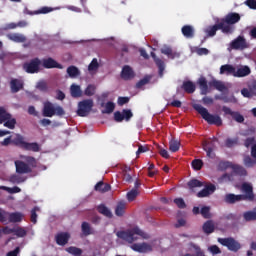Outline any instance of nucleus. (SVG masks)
<instances>
[{
	"label": "nucleus",
	"instance_id": "37998d69",
	"mask_svg": "<svg viewBox=\"0 0 256 256\" xmlns=\"http://www.w3.org/2000/svg\"><path fill=\"white\" fill-rule=\"evenodd\" d=\"M232 169L236 175H239L240 177H245L247 175V170L241 165H233Z\"/></svg>",
	"mask_w": 256,
	"mask_h": 256
},
{
	"label": "nucleus",
	"instance_id": "dca6fc26",
	"mask_svg": "<svg viewBox=\"0 0 256 256\" xmlns=\"http://www.w3.org/2000/svg\"><path fill=\"white\" fill-rule=\"evenodd\" d=\"M203 150L206 152L207 157L210 159H215V142L213 141H204L202 143Z\"/></svg>",
	"mask_w": 256,
	"mask_h": 256
},
{
	"label": "nucleus",
	"instance_id": "338daca9",
	"mask_svg": "<svg viewBox=\"0 0 256 256\" xmlns=\"http://www.w3.org/2000/svg\"><path fill=\"white\" fill-rule=\"evenodd\" d=\"M147 151H149V146L147 145H138V150L136 151V156L139 157V155H141V153H147Z\"/></svg>",
	"mask_w": 256,
	"mask_h": 256
},
{
	"label": "nucleus",
	"instance_id": "052dcab7",
	"mask_svg": "<svg viewBox=\"0 0 256 256\" xmlns=\"http://www.w3.org/2000/svg\"><path fill=\"white\" fill-rule=\"evenodd\" d=\"M51 11H53V8L44 6L39 10H36L35 13H37V15H47V13H51Z\"/></svg>",
	"mask_w": 256,
	"mask_h": 256
},
{
	"label": "nucleus",
	"instance_id": "0e129e2a",
	"mask_svg": "<svg viewBox=\"0 0 256 256\" xmlns=\"http://www.w3.org/2000/svg\"><path fill=\"white\" fill-rule=\"evenodd\" d=\"M174 203L179 209H185V207H187V204H185V200H183V198L174 199Z\"/></svg>",
	"mask_w": 256,
	"mask_h": 256
},
{
	"label": "nucleus",
	"instance_id": "09e8293b",
	"mask_svg": "<svg viewBox=\"0 0 256 256\" xmlns=\"http://www.w3.org/2000/svg\"><path fill=\"white\" fill-rule=\"evenodd\" d=\"M14 235H16V237H25L27 236V230H25V228L23 227H14Z\"/></svg>",
	"mask_w": 256,
	"mask_h": 256
},
{
	"label": "nucleus",
	"instance_id": "864d4df0",
	"mask_svg": "<svg viewBox=\"0 0 256 256\" xmlns=\"http://www.w3.org/2000/svg\"><path fill=\"white\" fill-rule=\"evenodd\" d=\"M239 144V138H227L225 141L226 147L231 149V147H235V145Z\"/></svg>",
	"mask_w": 256,
	"mask_h": 256
},
{
	"label": "nucleus",
	"instance_id": "7ed1b4c3",
	"mask_svg": "<svg viewBox=\"0 0 256 256\" xmlns=\"http://www.w3.org/2000/svg\"><path fill=\"white\" fill-rule=\"evenodd\" d=\"M193 109H195V111H197V113L201 115L202 119L207 121L209 125H216V127H221V125H223L221 116L209 113V110H207V108L203 107L201 104H194Z\"/></svg>",
	"mask_w": 256,
	"mask_h": 256
},
{
	"label": "nucleus",
	"instance_id": "ddd939ff",
	"mask_svg": "<svg viewBox=\"0 0 256 256\" xmlns=\"http://www.w3.org/2000/svg\"><path fill=\"white\" fill-rule=\"evenodd\" d=\"M243 193L240 194L244 201H255V194L253 193V186L247 182H244L241 187Z\"/></svg>",
	"mask_w": 256,
	"mask_h": 256
},
{
	"label": "nucleus",
	"instance_id": "423d86ee",
	"mask_svg": "<svg viewBox=\"0 0 256 256\" xmlns=\"http://www.w3.org/2000/svg\"><path fill=\"white\" fill-rule=\"evenodd\" d=\"M21 223L23 221V213L12 212L9 213L0 208V223Z\"/></svg>",
	"mask_w": 256,
	"mask_h": 256
},
{
	"label": "nucleus",
	"instance_id": "bf43d9fd",
	"mask_svg": "<svg viewBox=\"0 0 256 256\" xmlns=\"http://www.w3.org/2000/svg\"><path fill=\"white\" fill-rule=\"evenodd\" d=\"M244 165L245 167H253L256 165V160L251 158V156L244 157Z\"/></svg>",
	"mask_w": 256,
	"mask_h": 256
},
{
	"label": "nucleus",
	"instance_id": "2f4dec72",
	"mask_svg": "<svg viewBox=\"0 0 256 256\" xmlns=\"http://www.w3.org/2000/svg\"><path fill=\"white\" fill-rule=\"evenodd\" d=\"M94 189L95 191H98V193H107L108 191H111V185L100 181L95 185Z\"/></svg>",
	"mask_w": 256,
	"mask_h": 256
},
{
	"label": "nucleus",
	"instance_id": "9b49d317",
	"mask_svg": "<svg viewBox=\"0 0 256 256\" xmlns=\"http://www.w3.org/2000/svg\"><path fill=\"white\" fill-rule=\"evenodd\" d=\"M133 118V112L131 109H123L122 111L114 112V121L116 123H123V121L129 122Z\"/></svg>",
	"mask_w": 256,
	"mask_h": 256
},
{
	"label": "nucleus",
	"instance_id": "774afa93",
	"mask_svg": "<svg viewBox=\"0 0 256 256\" xmlns=\"http://www.w3.org/2000/svg\"><path fill=\"white\" fill-rule=\"evenodd\" d=\"M245 5H247V7H249V9L256 10V0H246Z\"/></svg>",
	"mask_w": 256,
	"mask_h": 256
},
{
	"label": "nucleus",
	"instance_id": "6e6d98bb",
	"mask_svg": "<svg viewBox=\"0 0 256 256\" xmlns=\"http://www.w3.org/2000/svg\"><path fill=\"white\" fill-rule=\"evenodd\" d=\"M113 111H115V103L113 102H107L105 105V110L102 111L103 114L107 113H113Z\"/></svg>",
	"mask_w": 256,
	"mask_h": 256
},
{
	"label": "nucleus",
	"instance_id": "ea45409f",
	"mask_svg": "<svg viewBox=\"0 0 256 256\" xmlns=\"http://www.w3.org/2000/svg\"><path fill=\"white\" fill-rule=\"evenodd\" d=\"M125 207H126L125 202H119L115 209V215L117 217H123V215H125Z\"/></svg>",
	"mask_w": 256,
	"mask_h": 256
},
{
	"label": "nucleus",
	"instance_id": "f257e3e1",
	"mask_svg": "<svg viewBox=\"0 0 256 256\" xmlns=\"http://www.w3.org/2000/svg\"><path fill=\"white\" fill-rule=\"evenodd\" d=\"M24 161L16 160L15 167L16 173L19 175H25L27 173H33V169L37 168V159L33 156H24Z\"/></svg>",
	"mask_w": 256,
	"mask_h": 256
},
{
	"label": "nucleus",
	"instance_id": "603ef678",
	"mask_svg": "<svg viewBox=\"0 0 256 256\" xmlns=\"http://www.w3.org/2000/svg\"><path fill=\"white\" fill-rule=\"evenodd\" d=\"M192 168L195 171H201L203 169V160L201 159H195L192 161Z\"/></svg>",
	"mask_w": 256,
	"mask_h": 256
},
{
	"label": "nucleus",
	"instance_id": "de8ad7c7",
	"mask_svg": "<svg viewBox=\"0 0 256 256\" xmlns=\"http://www.w3.org/2000/svg\"><path fill=\"white\" fill-rule=\"evenodd\" d=\"M245 221H256V212L255 211H247L243 214Z\"/></svg>",
	"mask_w": 256,
	"mask_h": 256
},
{
	"label": "nucleus",
	"instance_id": "a878e982",
	"mask_svg": "<svg viewBox=\"0 0 256 256\" xmlns=\"http://www.w3.org/2000/svg\"><path fill=\"white\" fill-rule=\"evenodd\" d=\"M181 31H182V35L186 39H193L195 37V29L191 25H184Z\"/></svg>",
	"mask_w": 256,
	"mask_h": 256
},
{
	"label": "nucleus",
	"instance_id": "473e14b6",
	"mask_svg": "<svg viewBox=\"0 0 256 256\" xmlns=\"http://www.w3.org/2000/svg\"><path fill=\"white\" fill-rule=\"evenodd\" d=\"M70 93H71V97H73L74 99L82 97V95H83V91L81 90V86H79L77 84H72L70 86Z\"/></svg>",
	"mask_w": 256,
	"mask_h": 256
},
{
	"label": "nucleus",
	"instance_id": "aec40b11",
	"mask_svg": "<svg viewBox=\"0 0 256 256\" xmlns=\"http://www.w3.org/2000/svg\"><path fill=\"white\" fill-rule=\"evenodd\" d=\"M217 190V187L214 184H208L197 193V197L203 198V197H209V195H213V192Z\"/></svg>",
	"mask_w": 256,
	"mask_h": 256
},
{
	"label": "nucleus",
	"instance_id": "cd10ccee",
	"mask_svg": "<svg viewBox=\"0 0 256 256\" xmlns=\"http://www.w3.org/2000/svg\"><path fill=\"white\" fill-rule=\"evenodd\" d=\"M10 87L12 93H19L23 89V81L14 78L10 81Z\"/></svg>",
	"mask_w": 256,
	"mask_h": 256
},
{
	"label": "nucleus",
	"instance_id": "20e7f679",
	"mask_svg": "<svg viewBox=\"0 0 256 256\" xmlns=\"http://www.w3.org/2000/svg\"><path fill=\"white\" fill-rule=\"evenodd\" d=\"M241 21V15L237 12H230L224 18L220 19V23L223 27H228L229 32H226V35H231L235 31V24Z\"/></svg>",
	"mask_w": 256,
	"mask_h": 256
},
{
	"label": "nucleus",
	"instance_id": "412c9836",
	"mask_svg": "<svg viewBox=\"0 0 256 256\" xmlns=\"http://www.w3.org/2000/svg\"><path fill=\"white\" fill-rule=\"evenodd\" d=\"M151 57L152 59H154V63L159 69V77H163V72L165 71V62L159 57H157V54H155V52H151Z\"/></svg>",
	"mask_w": 256,
	"mask_h": 256
},
{
	"label": "nucleus",
	"instance_id": "f3484780",
	"mask_svg": "<svg viewBox=\"0 0 256 256\" xmlns=\"http://www.w3.org/2000/svg\"><path fill=\"white\" fill-rule=\"evenodd\" d=\"M131 249L137 253H151V251H153V247L147 243L132 244Z\"/></svg>",
	"mask_w": 256,
	"mask_h": 256
},
{
	"label": "nucleus",
	"instance_id": "e2e57ef3",
	"mask_svg": "<svg viewBox=\"0 0 256 256\" xmlns=\"http://www.w3.org/2000/svg\"><path fill=\"white\" fill-rule=\"evenodd\" d=\"M149 81H151L150 77H144L143 79H141L140 81H138L136 83V89H141V87H144V85H147V83H149Z\"/></svg>",
	"mask_w": 256,
	"mask_h": 256
},
{
	"label": "nucleus",
	"instance_id": "5fc2aeb1",
	"mask_svg": "<svg viewBox=\"0 0 256 256\" xmlns=\"http://www.w3.org/2000/svg\"><path fill=\"white\" fill-rule=\"evenodd\" d=\"M95 85H88L84 91V94L86 95V97H93V95H95Z\"/></svg>",
	"mask_w": 256,
	"mask_h": 256
},
{
	"label": "nucleus",
	"instance_id": "13d9d810",
	"mask_svg": "<svg viewBox=\"0 0 256 256\" xmlns=\"http://www.w3.org/2000/svg\"><path fill=\"white\" fill-rule=\"evenodd\" d=\"M37 211H40L39 207H37V206H35L31 210L30 221H31V223H33V225H35L37 223Z\"/></svg>",
	"mask_w": 256,
	"mask_h": 256
},
{
	"label": "nucleus",
	"instance_id": "3c124183",
	"mask_svg": "<svg viewBox=\"0 0 256 256\" xmlns=\"http://www.w3.org/2000/svg\"><path fill=\"white\" fill-rule=\"evenodd\" d=\"M200 213L204 219H211V208L204 206L201 208Z\"/></svg>",
	"mask_w": 256,
	"mask_h": 256
},
{
	"label": "nucleus",
	"instance_id": "a211bd4d",
	"mask_svg": "<svg viewBox=\"0 0 256 256\" xmlns=\"http://www.w3.org/2000/svg\"><path fill=\"white\" fill-rule=\"evenodd\" d=\"M121 78L124 79V81H131V79L135 78V71H133L131 66L125 65L121 71Z\"/></svg>",
	"mask_w": 256,
	"mask_h": 256
},
{
	"label": "nucleus",
	"instance_id": "c85d7f7f",
	"mask_svg": "<svg viewBox=\"0 0 256 256\" xmlns=\"http://www.w3.org/2000/svg\"><path fill=\"white\" fill-rule=\"evenodd\" d=\"M25 137L21 134H15L14 137H12V145H15L16 147H20V149H23L25 147Z\"/></svg>",
	"mask_w": 256,
	"mask_h": 256
},
{
	"label": "nucleus",
	"instance_id": "c03bdc74",
	"mask_svg": "<svg viewBox=\"0 0 256 256\" xmlns=\"http://www.w3.org/2000/svg\"><path fill=\"white\" fill-rule=\"evenodd\" d=\"M67 253H70V255L74 256H81L83 255V250L81 248L70 246L66 249Z\"/></svg>",
	"mask_w": 256,
	"mask_h": 256
},
{
	"label": "nucleus",
	"instance_id": "9d476101",
	"mask_svg": "<svg viewBox=\"0 0 256 256\" xmlns=\"http://www.w3.org/2000/svg\"><path fill=\"white\" fill-rule=\"evenodd\" d=\"M41 67V60L39 58H33L29 62L23 64V70L30 75L39 73Z\"/></svg>",
	"mask_w": 256,
	"mask_h": 256
},
{
	"label": "nucleus",
	"instance_id": "69168bd1",
	"mask_svg": "<svg viewBox=\"0 0 256 256\" xmlns=\"http://www.w3.org/2000/svg\"><path fill=\"white\" fill-rule=\"evenodd\" d=\"M253 145H255V137H248L244 140V147H247V149L253 147Z\"/></svg>",
	"mask_w": 256,
	"mask_h": 256
},
{
	"label": "nucleus",
	"instance_id": "2eb2a0df",
	"mask_svg": "<svg viewBox=\"0 0 256 256\" xmlns=\"http://www.w3.org/2000/svg\"><path fill=\"white\" fill-rule=\"evenodd\" d=\"M222 111H223L224 115H231L232 119H234V121H236V123H243V121H245V117H243V115H241V113L235 112L227 106H223Z\"/></svg>",
	"mask_w": 256,
	"mask_h": 256
},
{
	"label": "nucleus",
	"instance_id": "4d7b16f0",
	"mask_svg": "<svg viewBox=\"0 0 256 256\" xmlns=\"http://www.w3.org/2000/svg\"><path fill=\"white\" fill-rule=\"evenodd\" d=\"M137 195H139V190L132 189L131 191H129L127 193V200L128 201H135V199L137 198Z\"/></svg>",
	"mask_w": 256,
	"mask_h": 256
},
{
	"label": "nucleus",
	"instance_id": "0eeeda50",
	"mask_svg": "<svg viewBox=\"0 0 256 256\" xmlns=\"http://www.w3.org/2000/svg\"><path fill=\"white\" fill-rule=\"evenodd\" d=\"M7 127V129H15V125H17V119L12 118L11 114L7 112L5 107L0 106V125Z\"/></svg>",
	"mask_w": 256,
	"mask_h": 256
},
{
	"label": "nucleus",
	"instance_id": "bb28decb",
	"mask_svg": "<svg viewBox=\"0 0 256 256\" xmlns=\"http://www.w3.org/2000/svg\"><path fill=\"white\" fill-rule=\"evenodd\" d=\"M24 151H32L33 153H39L41 151V146L37 142H25Z\"/></svg>",
	"mask_w": 256,
	"mask_h": 256
},
{
	"label": "nucleus",
	"instance_id": "1a4fd4ad",
	"mask_svg": "<svg viewBox=\"0 0 256 256\" xmlns=\"http://www.w3.org/2000/svg\"><path fill=\"white\" fill-rule=\"evenodd\" d=\"M218 243H220V245H223V247H227L229 251H233L234 253H237V251L241 249V244L233 237L218 238Z\"/></svg>",
	"mask_w": 256,
	"mask_h": 256
},
{
	"label": "nucleus",
	"instance_id": "a18cd8bd",
	"mask_svg": "<svg viewBox=\"0 0 256 256\" xmlns=\"http://www.w3.org/2000/svg\"><path fill=\"white\" fill-rule=\"evenodd\" d=\"M0 189H2V191H7V193H10L11 195L15 193H21V188H19L18 186H14L12 188L7 186H0Z\"/></svg>",
	"mask_w": 256,
	"mask_h": 256
},
{
	"label": "nucleus",
	"instance_id": "8fccbe9b",
	"mask_svg": "<svg viewBox=\"0 0 256 256\" xmlns=\"http://www.w3.org/2000/svg\"><path fill=\"white\" fill-rule=\"evenodd\" d=\"M26 180H27V178H25L23 176H19V175H14V176L10 177V181L12 183H15L16 185L25 183Z\"/></svg>",
	"mask_w": 256,
	"mask_h": 256
},
{
	"label": "nucleus",
	"instance_id": "f704fd0d",
	"mask_svg": "<svg viewBox=\"0 0 256 256\" xmlns=\"http://www.w3.org/2000/svg\"><path fill=\"white\" fill-rule=\"evenodd\" d=\"M181 89H183V91H185V93H188V94H192V93H195V83H193L192 81H184L182 86H181Z\"/></svg>",
	"mask_w": 256,
	"mask_h": 256
},
{
	"label": "nucleus",
	"instance_id": "49530a36",
	"mask_svg": "<svg viewBox=\"0 0 256 256\" xmlns=\"http://www.w3.org/2000/svg\"><path fill=\"white\" fill-rule=\"evenodd\" d=\"M205 184L197 179H192L188 182L189 189H195L197 187H203Z\"/></svg>",
	"mask_w": 256,
	"mask_h": 256
},
{
	"label": "nucleus",
	"instance_id": "4be33fe9",
	"mask_svg": "<svg viewBox=\"0 0 256 256\" xmlns=\"http://www.w3.org/2000/svg\"><path fill=\"white\" fill-rule=\"evenodd\" d=\"M225 203H228V205H233L235 203H238V201H244L243 196L241 194L235 195V194H226L224 197Z\"/></svg>",
	"mask_w": 256,
	"mask_h": 256
},
{
	"label": "nucleus",
	"instance_id": "39448f33",
	"mask_svg": "<svg viewBox=\"0 0 256 256\" xmlns=\"http://www.w3.org/2000/svg\"><path fill=\"white\" fill-rule=\"evenodd\" d=\"M42 115L43 117H54V115H57V117H63V115H65V110L61 106H55L51 102H45Z\"/></svg>",
	"mask_w": 256,
	"mask_h": 256
},
{
	"label": "nucleus",
	"instance_id": "b1692460",
	"mask_svg": "<svg viewBox=\"0 0 256 256\" xmlns=\"http://www.w3.org/2000/svg\"><path fill=\"white\" fill-rule=\"evenodd\" d=\"M71 235L67 232H61L56 235V243L57 245H67L69 243Z\"/></svg>",
	"mask_w": 256,
	"mask_h": 256
},
{
	"label": "nucleus",
	"instance_id": "4468645a",
	"mask_svg": "<svg viewBox=\"0 0 256 256\" xmlns=\"http://www.w3.org/2000/svg\"><path fill=\"white\" fill-rule=\"evenodd\" d=\"M219 30L226 35H227V32L230 31L229 27H223L221 20H219L215 25L208 27L207 33L209 37H215V35H217V31Z\"/></svg>",
	"mask_w": 256,
	"mask_h": 256
},
{
	"label": "nucleus",
	"instance_id": "4c0bfd02",
	"mask_svg": "<svg viewBox=\"0 0 256 256\" xmlns=\"http://www.w3.org/2000/svg\"><path fill=\"white\" fill-rule=\"evenodd\" d=\"M97 211L101 215H104V217H108V219H111L113 217V213L111 212V210L109 208H107V206H105V204H100L97 207Z\"/></svg>",
	"mask_w": 256,
	"mask_h": 256
},
{
	"label": "nucleus",
	"instance_id": "72a5a7b5",
	"mask_svg": "<svg viewBox=\"0 0 256 256\" xmlns=\"http://www.w3.org/2000/svg\"><path fill=\"white\" fill-rule=\"evenodd\" d=\"M198 85L201 90V95H207L209 93V85L207 84V79L205 77L199 78Z\"/></svg>",
	"mask_w": 256,
	"mask_h": 256
},
{
	"label": "nucleus",
	"instance_id": "680f3d73",
	"mask_svg": "<svg viewBox=\"0 0 256 256\" xmlns=\"http://www.w3.org/2000/svg\"><path fill=\"white\" fill-rule=\"evenodd\" d=\"M99 69V62L94 58L88 66V71H97Z\"/></svg>",
	"mask_w": 256,
	"mask_h": 256
},
{
	"label": "nucleus",
	"instance_id": "a19ab883",
	"mask_svg": "<svg viewBox=\"0 0 256 256\" xmlns=\"http://www.w3.org/2000/svg\"><path fill=\"white\" fill-rule=\"evenodd\" d=\"M67 73L69 77H71L72 79H74L75 77H79V75H81L79 68H77L76 66H69L67 68Z\"/></svg>",
	"mask_w": 256,
	"mask_h": 256
},
{
	"label": "nucleus",
	"instance_id": "6ab92c4d",
	"mask_svg": "<svg viewBox=\"0 0 256 256\" xmlns=\"http://www.w3.org/2000/svg\"><path fill=\"white\" fill-rule=\"evenodd\" d=\"M42 65L44 69H63V66L59 64L53 58H46L42 60Z\"/></svg>",
	"mask_w": 256,
	"mask_h": 256
},
{
	"label": "nucleus",
	"instance_id": "e433bc0d",
	"mask_svg": "<svg viewBox=\"0 0 256 256\" xmlns=\"http://www.w3.org/2000/svg\"><path fill=\"white\" fill-rule=\"evenodd\" d=\"M247 75H251V68L249 66L238 68L234 73V77H247Z\"/></svg>",
	"mask_w": 256,
	"mask_h": 256
},
{
	"label": "nucleus",
	"instance_id": "f03ea898",
	"mask_svg": "<svg viewBox=\"0 0 256 256\" xmlns=\"http://www.w3.org/2000/svg\"><path fill=\"white\" fill-rule=\"evenodd\" d=\"M117 237L123 241H126L127 243H135L139 237L147 239V233H145L139 227H134L125 231H118Z\"/></svg>",
	"mask_w": 256,
	"mask_h": 256
},
{
	"label": "nucleus",
	"instance_id": "5701e85b",
	"mask_svg": "<svg viewBox=\"0 0 256 256\" xmlns=\"http://www.w3.org/2000/svg\"><path fill=\"white\" fill-rule=\"evenodd\" d=\"M210 87H214L217 91H220L221 93H228L229 88L225 86V84L218 80H212L209 82Z\"/></svg>",
	"mask_w": 256,
	"mask_h": 256
},
{
	"label": "nucleus",
	"instance_id": "7c9ffc66",
	"mask_svg": "<svg viewBox=\"0 0 256 256\" xmlns=\"http://www.w3.org/2000/svg\"><path fill=\"white\" fill-rule=\"evenodd\" d=\"M235 67L231 64H225L220 67V75H233L235 77Z\"/></svg>",
	"mask_w": 256,
	"mask_h": 256
},
{
	"label": "nucleus",
	"instance_id": "79ce46f5",
	"mask_svg": "<svg viewBox=\"0 0 256 256\" xmlns=\"http://www.w3.org/2000/svg\"><path fill=\"white\" fill-rule=\"evenodd\" d=\"M180 148L181 142H179L178 140H171L169 142V151H171V153H177V151H179Z\"/></svg>",
	"mask_w": 256,
	"mask_h": 256
},
{
	"label": "nucleus",
	"instance_id": "c756f323",
	"mask_svg": "<svg viewBox=\"0 0 256 256\" xmlns=\"http://www.w3.org/2000/svg\"><path fill=\"white\" fill-rule=\"evenodd\" d=\"M162 55H167L168 59H179L181 57V54L178 52H173V49L171 47H165L161 49Z\"/></svg>",
	"mask_w": 256,
	"mask_h": 256
},
{
	"label": "nucleus",
	"instance_id": "58836bf2",
	"mask_svg": "<svg viewBox=\"0 0 256 256\" xmlns=\"http://www.w3.org/2000/svg\"><path fill=\"white\" fill-rule=\"evenodd\" d=\"M81 229L83 235H85L86 237L89 235H93V228H91V225L88 222H82Z\"/></svg>",
	"mask_w": 256,
	"mask_h": 256
},
{
	"label": "nucleus",
	"instance_id": "6e6552de",
	"mask_svg": "<svg viewBox=\"0 0 256 256\" xmlns=\"http://www.w3.org/2000/svg\"><path fill=\"white\" fill-rule=\"evenodd\" d=\"M93 100L85 99L78 103L77 115L78 117H87L93 111Z\"/></svg>",
	"mask_w": 256,
	"mask_h": 256
},
{
	"label": "nucleus",
	"instance_id": "393cba45",
	"mask_svg": "<svg viewBox=\"0 0 256 256\" xmlns=\"http://www.w3.org/2000/svg\"><path fill=\"white\" fill-rule=\"evenodd\" d=\"M7 39L13 41L14 43H25V41H27V37L20 33L7 34Z\"/></svg>",
	"mask_w": 256,
	"mask_h": 256
},
{
	"label": "nucleus",
	"instance_id": "f8f14e48",
	"mask_svg": "<svg viewBox=\"0 0 256 256\" xmlns=\"http://www.w3.org/2000/svg\"><path fill=\"white\" fill-rule=\"evenodd\" d=\"M230 47L236 51H243L249 47V44H247L245 36L240 35L230 43Z\"/></svg>",
	"mask_w": 256,
	"mask_h": 256
},
{
	"label": "nucleus",
	"instance_id": "c9c22d12",
	"mask_svg": "<svg viewBox=\"0 0 256 256\" xmlns=\"http://www.w3.org/2000/svg\"><path fill=\"white\" fill-rule=\"evenodd\" d=\"M202 230L206 235H211V233H214L215 231V224L212 222V220H207L203 224Z\"/></svg>",
	"mask_w": 256,
	"mask_h": 256
}]
</instances>
